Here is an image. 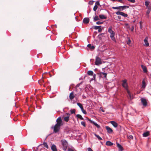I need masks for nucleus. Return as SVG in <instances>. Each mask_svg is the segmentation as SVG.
<instances>
[{"mask_svg":"<svg viewBox=\"0 0 151 151\" xmlns=\"http://www.w3.org/2000/svg\"><path fill=\"white\" fill-rule=\"evenodd\" d=\"M139 24H140V27L141 28L142 27V22L141 21H140L139 22Z\"/></svg>","mask_w":151,"mask_h":151,"instance_id":"c03bdc74","label":"nucleus"},{"mask_svg":"<svg viewBox=\"0 0 151 151\" xmlns=\"http://www.w3.org/2000/svg\"><path fill=\"white\" fill-rule=\"evenodd\" d=\"M62 125V121L60 117H59L56 120V123L52 127L54 133H57L59 131L60 126Z\"/></svg>","mask_w":151,"mask_h":151,"instance_id":"f257e3e1","label":"nucleus"},{"mask_svg":"<svg viewBox=\"0 0 151 151\" xmlns=\"http://www.w3.org/2000/svg\"><path fill=\"white\" fill-rule=\"evenodd\" d=\"M120 15L124 16V17H127V14H125L122 12H121V14Z\"/></svg>","mask_w":151,"mask_h":151,"instance_id":"cd10ccee","label":"nucleus"},{"mask_svg":"<svg viewBox=\"0 0 151 151\" xmlns=\"http://www.w3.org/2000/svg\"><path fill=\"white\" fill-rule=\"evenodd\" d=\"M98 32H101V31H102V29H101V28H99V29H98Z\"/></svg>","mask_w":151,"mask_h":151,"instance_id":"09e8293b","label":"nucleus"},{"mask_svg":"<svg viewBox=\"0 0 151 151\" xmlns=\"http://www.w3.org/2000/svg\"><path fill=\"white\" fill-rule=\"evenodd\" d=\"M88 74L90 76H92L93 75V72L92 71L89 70L87 72Z\"/></svg>","mask_w":151,"mask_h":151,"instance_id":"a878e982","label":"nucleus"},{"mask_svg":"<svg viewBox=\"0 0 151 151\" xmlns=\"http://www.w3.org/2000/svg\"><path fill=\"white\" fill-rule=\"evenodd\" d=\"M148 37H145V39L144 40L145 43V44H144V45L145 46L148 47L149 45V44L148 42Z\"/></svg>","mask_w":151,"mask_h":151,"instance_id":"0eeeda50","label":"nucleus"},{"mask_svg":"<svg viewBox=\"0 0 151 151\" xmlns=\"http://www.w3.org/2000/svg\"><path fill=\"white\" fill-rule=\"evenodd\" d=\"M129 1L132 3H134L135 2V0H128Z\"/></svg>","mask_w":151,"mask_h":151,"instance_id":"79ce46f5","label":"nucleus"},{"mask_svg":"<svg viewBox=\"0 0 151 151\" xmlns=\"http://www.w3.org/2000/svg\"><path fill=\"white\" fill-rule=\"evenodd\" d=\"M77 104L81 108V109L83 108V107L81 104L80 103H77Z\"/></svg>","mask_w":151,"mask_h":151,"instance_id":"c756f323","label":"nucleus"},{"mask_svg":"<svg viewBox=\"0 0 151 151\" xmlns=\"http://www.w3.org/2000/svg\"><path fill=\"white\" fill-rule=\"evenodd\" d=\"M106 128L107 131V132L109 133L110 134V133H111L112 132H113L112 129L111 128H110V127H108V126L106 127Z\"/></svg>","mask_w":151,"mask_h":151,"instance_id":"1a4fd4ad","label":"nucleus"},{"mask_svg":"<svg viewBox=\"0 0 151 151\" xmlns=\"http://www.w3.org/2000/svg\"><path fill=\"white\" fill-rule=\"evenodd\" d=\"M101 111H102V112H104V110L103 109H102V110H101Z\"/></svg>","mask_w":151,"mask_h":151,"instance_id":"bf43d9fd","label":"nucleus"},{"mask_svg":"<svg viewBox=\"0 0 151 151\" xmlns=\"http://www.w3.org/2000/svg\"><path fill=\"white\" fill-rule=\"evenodd\" d=\"M81 124L84 126V127H86V124H85V122H81Z\"/></svg>","mask_w":151,"mask_h":151,"instance_id":"4c0bfd02","label":"nucleus"},{"mask_svg":"<svg viewBox=\"0 0 151 151\" xmlns=\"http://www.w3.org/2000/svg\"><path fill=\"white\" fill-rule=\"evenodd\" d=\"M91 123L95 125L98 128H100V126L94 121H91Z\"/></svg>","mask_w":151,"mask_h":151,"instance_id":"4468645a","label":"nucleus"},{"mask_svg":"<svg viewBox=\"0 0 151 151\" xmlns=\"http://www.w3.org/2000/svg\"><path fill=\"white\" fill-rule=\"evenodd\" d=\"M99 18L98 16H96L93 18V21L95 22L97 20H99Z\"/></svg>","mask_w":151,"mask_h":151,"instance_id":"c85d7f7f","label":"nucleus"},{"mask_svg":"<svg viewBox=\"0 0 151 151\" xmlns=\"http://www.w3.org/2000/svg\"><path fill=\"white\" fill-rule=\"evenodd\" d=\"M61 142L63 147V150L66 151L68 146V143L67 141L65 139H62Z\"/></svg>","mask_w":151,"mask_h":151,"instance_id":"39448f33","label":"nucleus"},{"mask_svg":"<svg viewBox=\"0 0 151 151\" xmlns=\"http://www.w3.org/2000/svg\"><path fill=\"white\" fill-rule=\"evenodd\" d=\"M42 145H44V146L47 149H48V146L47 143L44 142L43 143Z\"/></svg>","mask_w":151,"mask_h":151,"instance_id":"2f4dec72","label":"nucleus"},{"mask_svg":"<svg viewBox=\"0 0 151 151\" xmlns=\"http://www.w3.org/2000/svg\"><path fill=\"white\" fill-rule=\"evenodd\" d=\"M122 86L127 91L129 99L131 100L133 99V97L132 96L130 91L128 89V86L127 83V81L126 79L123 80L122 81Z\"/></svg>","mask_w":151,"mask_h":151,"instance_id":"f03ea898","label":"nucleus"},{"mask_svg":"<svg viewBox=\"0 0 151 151\" xmlns=\"http://www.w3.org/2000/svg\"><path fill=\"white\" fill-rule=\"evenodd\" d=\"M129 138L131 139H132L133 138V137L132 135H130L129 136Z\"/></svg>","mask_w":151,"mask_h":151,"instance_id":"de8ad7c7","label":"nucleus"},{"mask_svg":"<svg viewBox=\"0 0 151 151\" xmlns=\"http://www.w3.org/2000/svg\"><path fill=\"white\" fill-rule=\"evenodd\" d=\"M141 102L144 106H146L147 105V103L146 99H145L142 98L141 99Z\"/></svg>","mask_w":151,"mask_h":151,"instance_id":"6e6552de","label":"nucleus"},{"mask_svg":"<svg viewBox=\"0 0 151 151\" xmlns=\"http://www.w3.org/2000/svg\"><path fill=\"white\" fill-rule=\"evenodd\" d=\"M89 19L88 18H85L83 20V22L85 24L88 23L89 22Z\"/></svg>","mask_w":151,"mask_h":151,"instance_id":"9d476101","label":"nucleus"},{"mask_svg":"<svg viewBox=\"0 0 151 151\" xmlns=\"http://www.w3.org/2000/svg\"><path fill=\"white\" fill-rule=\"evenodd\" d=\"M134 29V27L133 26H132V27L131 31H133Z\"/></svg>","mask_w":151,"mask_h":151,"instance_id":"3c124183","label":"nucleus"},{"mask_svg":"<svg viewBox=\"0 0 151 151\" xmlns=\"http://www.w3.org/2000/svg\"><path fill=\"white\" fill-rule=\"evenodd\" d=\"M88 151H93L92 150L90 147H89L88 148Z\"/></svg>","mask_w":151,"mask_h":151,"instance_id":"49530a36","label":"nucleus"},{"mask_svg":"<svg viewBox=\"0 0 151 151\" xmlns=\"http://www.w3.org/2000/svg\"><path fill=\"white\" fill-rule=\"evenodd\" d=\"M145 5L146 7V9H147L146 13L147 17H149V14L151 11V4H150V2L148 1H146L145 2Z\"/></svg>","mask_w":151,"mask_h":151,"instance_id":"7ed1b4c3","label":"nucleus"},{"mask_svg":"<svg viewBox=\"0 0 151 151\" xmlns=\"http://www.w3.org/2000/svg\"><path fill=\"white\" fill-rule=\"evenodd\" d=\"M101 27V26H94L93 27V28L95 29H99L100 27Z\"/></svg>","mask_w":151,"mask_h":151,"instance_id":"72a5a7b5","label":"nucleus"},{"mask_svg":"<svg viewBox=\"0 0 151 151\" xmlns=\"http://www.w3.org/2000/svg\"><path fill=\"white\" fill-rule=\"evenodd\" d=\"M99 5V1H97L96 2L95 5L97 6V5Z\"/></svg>","mask_w":151,"mask_h":151,"instance_id":"37998d69","label":"nucleus"},{"mask_svg":"<svg viewBox=\"0 0 151 151\" xmlns=\"http://www.w3.org/2000/svg\"><path fill=\"white\" fill-rule=\"evenodd\" d=\"M93 78L95 79V78L96 76V74H93Z\"/></svg>","mask_w":151,"mask_h":151,"instance_id":"603ef678","label":"nucleus"},{"mask_svg":"<svg viewBox=\"0 0 151 151\" xmlns=\"http://www.w3.org/2000/svg\"><path fill=\"white\" fill-rule=\"evenodd\" d=\"M118 0V1L119 2H120L122 3H123V1H122V0Z\"/></svg>","mask_w":151,"mask_h":151,"instance_id":"8fccbe9b","label":"nucleus"},{"mask_svg":"<svg viewBox=\"0 0 151 151\" xmlns=\"http://www.w3.org/2000/svg\"><path fill=\"white\" fill-rule=\"evenodd\" d=\"M112 8L114 9H118L120 11H122L121 9H122V7H121V6L116 7H112Z\"/></svg>","mask_w":151,"mask_h":151,"instance_id":"a211bd4d","label":"nucleus"},{"mask_svg":"<svg viewBox=\"0 0 151 151\" xmlns=\"http://www.w3.org/2000/svg\"><path fill=\"white\" fill-rule=\"evenodd\" d=\"M95 136L98 138V139L99 140H101L102 139L101 137L99 135L96 134H94Z\"/></svg>","mask_w":151,"mask_h":151,"instance_id":"bb28decb","label":"nucleus"},{"mask_svg":"<svg viewBox=\"0 0 151 151\" xmlns=\"http://www.w3.org/2000/svg\"><path fill=\"white\" fill-rule=\"evenodd\" d=\"M113 145V143L109 141H107L106 142V145L107 146H110L112 145Z\"/></svg>","mask_w":151,"mask_h":151,"instance_id":"6ab92c4d","label":"nucleus"},{"mask_svg":"<svg viewBox=\"0 0 151 151\" xmlns=\"http://www.w3.org/2000/svg\"><path fill=\"white\" fill-rule=\"evenodd\" d=\"M75 111L76 110L75 109H73L70 110V113L71 114L75 113Z\"/></svg>","mask_w":151,"mask_h":151,"instance_id":"c9c22d12","label":"nucleus"},{"mask_svg":"<svg viewBox=\"0 0 151 151\" xmlns=\"http://www.w3.org/2000/svg\"><path fill=\"white\" fill-rule=\"evenodd\" d=\"M121 12L119 11H118L116 13V14L117 15H120L121 14Z\"/></svg>","mask_w":151,"mask_h":151,"instance_id":"a19ab883","label":"nucleus"},{"mask_svg":"<svg viewBox=\"0 0 151 151\" xmlns=\"http://www.w3.org/2000/svg\"><path fill=\"white\" fill-rule=\"evenodd\" d=\"M126 6H121V7H122V9L121 10H123L124 9L126 8Z\"/></svg>","mask_w":151,"mask_h":151,"instance_id":"58836bf2","label":"nucleus"},{"mask_svg":"<svg viewBox=\"0 0 151 151\" xmlns=\"http://www.w3.org/2000/svg\"><path fill=\"white\" fill-rule=\"evenodd\" d=\"M70 99L71 100L73 99L74 97L73 93V92H71L70 95L69 96Z\"/></svg>","mask_w":151,"mask_h":151,"instance_id":"aec40b11","label":"nucleus"},{"mask_svg":"<svg viewBox=\"0 0 151 151\" xmlns=\"http://www.w3.org/2000/svg\"><path fill=\"white\" fill-rule=\"evenodd\" d=\"M108 32L110 34V37L111 40L115 42H116V40L114 37L115 34V32L112 30V27H109L108 29Z\"/></svg>","mask_w":151,"mask_h":151,"instance_id":"20e7f679","label":"nucleus"},{"mask_svg":"<svg viewBox=\"0 0 151 151\" xmlns=\"http://www.w3.org/2000/svg\"><path fill=\"white\" fill-rule=\"evenodd\" d=\"M149 134V132H144L143 134V136L144 137H146L148 136Z\"/></svg>","mask_w":151,"mask_h":151,"instance_id":"f3484780","label":"nucleus"},{"mask_svg":"<svg viewBox=\"0 0 151 151\" xmlns=\"http://www.w3.org/2000/svg\"><path fill=\"white\" fill-rule=\"evenodd\" d=\"M141 66L143 70V72L144 73L147 72V71L146 67L143 65H141Z\"/></svg>","mask_w":151,"mask_h":151,"instance_id":"f8f14e48","label":"nucleus"},{"mask_svg":"<svg viewBox=\"0 0 151 151\" xmlns=\"http://www.w3.org/2000/svg\"><path fill=\"white\" fill-rule=\"evenodd\" d=\"M75 149L73 147H68V151H75Z\"/></svg>","mask_w":151,"mask_h":151,"instance_id":"b1692460","label":"nucleus"},{"mask_svg":"<svg viewBox=\"0 0 151 151\" xmlns=\"http://www.w3.org/2000/svg\"><path fill=\"white\" fill-rule=\"evenodd\" d=\"M93 1H90L89 2V4L90 5H92L93 4Z\"/></svg>","mask_w":151,"mask_h":151,"instance_id":"a18cd8bd","label":"nucleus"},{"mask_svg":"<svg viewBox=\"0 0 151 151\" xmlns=\"http://www.w3.org/2000/svg\"><path fill=\"white\" fill-rule=\"evenodd\" d=\"M117 146V147L120 149H121L122 150V146L121 145L119 144L118 143H116Z\"/></svg>","mask_w":151,"mask_h":151,"instance_id":"393cba45","label":"nucleus"},{"mask_svg":"<svg viewBox=\"0 0 151 151\" xmlns=\"http://www.w3.org/2000/svg\"><path fill=\"white\" fill-rule=\"evenodd\" d=\"M99 17L100 19H104L106 18V17L103 14L99 15Z\"/></svg>","mask_w":151,"mask_h":151,"instance_id":"5701e85b","label":"nucleus"},{"mask_svg":"<svg viewBox=\"0 0 151 151\" xmlns=\"http://www.w3.org/2000/svg\"><path fill=\"white\" fill-rule=\"evenodd\" d=\"M98 8V6H96V5H95V6H94L93 8V10L94 11H96V10Z\"/></svg>","mask_w":151,"mask_h":151,"instance_id":"e433bc0d","label":"nucleus"},{"mask_svg":"<svg viewBox=\"0 0 151 151\" xmlns=\"http://www.w3.org/2000/svg\"><path fill=\"white\" fill-rule=\"evenodd\" d=\"M126 8H129V6H126Z\"/></svg>","mask_w":151,"mask_h":151,"instance_id":"4d7b16f0","label":"nucleus"},{"mask_svg":"<svg viewBox=\"0 0 151 151\" xmlns=\"http://www.w3.org/2000/svg\"><path fill=\"white\" fill-rule=\"evenodd\" d=\"M125 26H128L129 25L127 23L125 24Z\"/></svg>","mask_w":151,"mask_h":151,"instance_id":"5fc2aeb1","label":"nucleus"},{"mask_svg":"<svg viewBox=\"0 0 151 151\" xmlns=\"http://www.w3.org/2000/svg\"><path fill=\"white\" fill-rule=\"evenodd\" d=\"M76 116L78 118H79L81 120H83L84 119L83 118L80 114H77L76 115Z\"/></svg>","mask_w":151,"mask_h":151,"instance_id":"4be33fe9","label":"nucleus"},{"mask_svg":"<svg viewBox=\"0 0 151 151\" xmlns=\"http://www.w3.org/2000/svg\"><path fill=\"white\" fill-rule=\"evenodd\" d=\"M102 64V59L98 56H96L95 58V64L96 65H99Z\"/></svg>","mask_w":151,"mask_h":151,"instance_id":"423d86ee","label":"nucleus"},{"mask_svg":"<svg viewBox=\"0 0 151 151\" xmlns=\"http://www.w3.org/2000/svg\"><path fill=\"white\" fill-rule=\"evenodd\" d=\"M82 112L85 114H87V112L86 111L83 109V108L81 109Z\"/></svg>","mask_w":151,"mask_h":151,"instance_id":"f704fd0d","label":"nucleus"},{"mask_svg":"<svg viewBox=\"0 0 151 151\" xmlns=\"http://www.w3.org/2000/svg\"><path fill=\"white\" fill-rule=\"evenodd\" d=\"M128 40L127 41V44L129 45H130L131 43V41L130 39L128 37Z\"/></svg>","mask_w":151,"mask_h":151,"instance_id":"473e14b6","label":"nucleus"},{"mask_svg":"<svg viewBox=\"0 0 151 151\" xmlns=\"http://www.w3.org/2000/svg\"><path fill=\"white\" fill-rule=\"evenodd\" d=\"M64 120L65 121L67 122L69 120V116L65 117L64 118Z\"/></svg>","mask_w":151,"mask_h":151,"instance_id":"7c9ffc66","label":"nucleus"},{"mask_svg":"<svg viewBox=\"0 0 151 151\" xmlns=\"http://www.w3.org/2000/svg\"><path fill=\"white\" fill-rule=\"evenodd\" d=\"M51 149L52 151H58L56 146L54 144L52 145Z\"/></svg>","mask_w":151,"mask_h":151,"instance_id":"9b49d317","label":"nucleus"},{"mask_svg":"<svg viewBox=\"0 0 151 151\" xmlns=\"http://www.w3.org/2000/svg\"><path fill=\"white\" fill-rule=\"evenodd\" d=\"M108 69V67H105V68H102L103 70V69L106 70V69Z\"/></svg>","mask_w":151,"mask_h":151,"instance_id":"864d4df0","label":"nucleus"},{"mask_svg":"<svg viewBox=\"0 0 151 151\" xmlns=\"http://www.w3.org/2000/svg\"><path fill=\"white\" fill-rule=\"evenodd\" d=\"M103 23V22H100V21H98L96 22V24H102Z\"/></svg>","mask_w":151,"mask_h":151,"instance_id":"ea45409f","label":"nucleus"},{"mask_svg":"<svg viewBox=\"0 0 151 151\" xmlns=\"http://www.w3.org/2000/svg\"><path fill=\"white\" fill-rule=\"evenodd\" d=\"M118 18L119 19H121V17L120 16H118Z\"/></svg>","mask_w":151,"mask_h":151,"instance_id":"6e6d98bb","label":"nucleus"},{"mask_svg":"<svg viewBox=\"0 0 151 151\" xmlns=\"http://www.w3.org/2000/svg\"><path fill=\"white\" fill-rule=\"evenodd\" d=\"M110 122L114 127H117L118 124L116 122L114 121H111Z\"/></svg>","mask_w":151,"mask_h":151,"instance_id":"ddd939ff","label":"nucleus"},{"mask_svg":"<svg viewBox=\"0 0 151 151\" xmlns=\"http://www.w3.org/2000/svg\"><path fill=\"white\" fill-rule=\"evenodd\" d=\"M101 76L102 77L106 78L107 76V73L104 72H101L100 73Z\"/></svg>","mask_w":151,"mask_h":151,"instance_id":"2eb2a0df","label":"nucleus"},{"mask_svg":"<svg viewBox=\"0 0 151 151\" xmlns=\"http://www.w3.org/2000/svg\"><path fill=\"white\" fill-rule=\"evenodd\" d=\"M146 84L144 80H143L142 81V88L144 89L145 88L146 86Z\"/></svg>","mask_w":151,"mask_h":151,"instance_id":"dca6fc26","label":"nucleus"},{"mask_svg":"<svg viewBox=\"0 0 151 151\" xmlns=\"http://www.w3.org/2000/svg\"><path fill=\"white\" fill-rule=\"evenodd\" d=\"M83 98H84V99H85L86 98V96L84 95H83Z\"/></svg>","mask_w":151,"mask_h":151,"instance_id":"13d9d810","label":"nucleus"},{"mask_svg":"<svg viewBox=\"0 0 151 151\" xmlns=\"http://www.w3.org/2000/svg\"><path fill=\"white\" fill-rule=\"evenodd\" d=\"M87 46L88 47L90 48L91 50H93L95 47L94 46L91 45L90 44H88L87 45Z\"/></svg>","mask_w":151,"mask_h":151,"instance_id":"412c9836","label":"nucleus"}]
</instances>
